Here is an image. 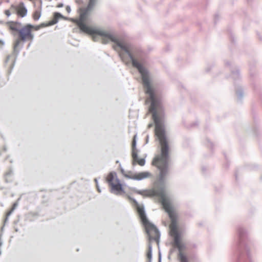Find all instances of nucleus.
I'll return each mask as SVG.
<instances>
[{
  "label": "nucleus",
  "mask_w": 262,
  "mask_h": 262,
  "mask_svg": "<svg viewBox=\"0 0 262 262\" xmlns=\"http://www.w3.org/2000/svg\"><path fill=\"white\" fill-rule=\"evenodd\" d=\"M165 207H164L165 211L168 214L169 217L171 220L170 228L173 233V245L174 246L178 245L181 243V234L178 231L177 227V216L174 212L171 206H169L167 203L165 202Z\"/></svg>",
  "instance_id": "nucleus-5"
},
{
  "label": "nucleus",
  "mask_w": 262,
  "mask_h": 262,
  "mask_svg": "<svg viewBox=\"0 0 262 262\" xmlns=\"http://www.w3.org/2000/svg\"><path fill=\"white\" fill-rule=\"evenodd\" d=\"M17 222H18V221H14V224H16L17 223Z\"/></svg>",
  "instance_id": "nucleus-51"
},
{
  "label": "nucleus",
  "mask_w": 262,
  "mask_h": 262,
  "mask_svg": "<svg viewBox=\"0 0 262 262\" xmlns=\"http://www.w3.org/2000/svg\"><path fill=\"white\" fill-rule=\"evenodd\" d=\"M127 198L129 200L133 201L136 207L140 220L145 228L147 234L148 235L149 242L151 240H154L159 243L160 237V232L156 226L150 223L148 220L144 206H140L136 200L131 196L127 195Z\"/></svg>",
  "instance_id": "nucleus-4"
},
{
  "label": "nucleus",
  "mask_w": 262,
  "mask_h": 262,
  "mask_svg": "<svg viewBox=\"0 0 262 262\" xmlns=\"http://www.w3.org/2000/svg\"><path fill=\"white\" fill-rule=\"evenodd\" d=\"M132 190L139 194L145 196L149 195V193L147 190H138L136 188L134 187L132 188Z\"/></svg>",
  "instance_id": "nucleus-17"
},
{
  "label": "nucleus",
  "mask_w": 262,
  "mask_h": 262,
  "mask_svg": "<svg viewBox=\"0 0 262 262\" xmlns=\"http://www.w3.org/2000/svg\"><path fill=\"white\" fill-rule=\"evenodd\" d=\"M9 25V27L10 29L13 31H17L18 32V30H19V29H18L16 27V25H14L13 24H7Z\"/></svg>",
  "instance_id": "nucleus-22"
},
{
  "label": "nucleus",
  "mask_w": 262,
  "mask_h": 262,
  "mask_svg": "<svg viewBox=\"0 0 262 262\" xmlns=\"http://www.w3.org/2000/svg\"><path fill=\"white\" fill-rule=\"evenodd\" d=\"M41 16V12L36 11L35 13L33 15V18L35 20H38Z\"/></svg>",
  "instance_id": "nucleus-24"
},
{
  "label": "nucleus",
  "mask_w": 262,
  "mask_h": 262,
  "mask_svg": "<svg viewBox=\"0 0 262 262\" xmlns=\"http://www.w3.org/2000/svg\"><path fill=\"white\" fill-rule=\"evenodd\" d=\"M34 27L32 24H28L18 30L19 36L21 41L25 42L27 40H33L34 35L32 34L31 30Z\"/></svg>",
  "instance_id": "nucleus-6"
},
{
  "label": "nucleus",
  "mask_w": 262,
  "mask_h": 262,
  "mask_svg": "<svg viewBox=\"0 0 262 262\" xmlns=\"http://www.w3.org/2000/svg\"><path fill=\"white\" fill-rule=\"evenodd\" d=\"M14 211L11 209L7 213L6 216H9Z\"/></svg>",
  "instance_id": "nucleus-35"
},
{
  "label": "nucleus",
  "mask_w": 262,
  "mask_h": 262,
  "mask_svg": "<svg viewBox=\"0 0 262 262\" xmlns=\"http://www.w3.org/2000/svg\"><path fill=\"white\" fill-rule=\"evenodd\" d=\"M148 138H149V137H148V136L147 135V136H146V143H147L148 142Z\"/></svg>",
  "instance_id": "nucleus-45"
},
{
  "label": "nucleus",
  "mask_w": 262,
  "mask_h": 262,
  "mask_svg": "<svg viewBox=\"0 0 262 262\" xmlns=\"http://www.w3.org/2000/svg\"><path fill=\"white\" fill-rule=\"evenodd\" d=\"M162 260V256L161 253L160 252H159V256H158V262H161Z\"/></svg>",
  "instance_id": "nucleus-34"
},
{
  "label": "nucleus",
  "mask_w": 262,
  "mask_h": 262,
  "mask_svg": "<svg viewBox=\"0 0 262 262\" xmlns=\"http://www.w3.org/2000/svg\"><path fill=\"white\" fill-rule=\"evenodd\" d=\"M56 24H57V21H55L54 19H52L48 23V26H53Z\"/></svg>",
  "instance_id": "nucleus-27"
},
{
  "label": "nucleus",
  "mask_w": 262,
  "mask_h": 262,
  "mask_svg": "<svg viewBox=\"0 0 262 262\" xmlns=\"http://www.w3.org/2000/svg\"><path fill=\"white\" fill-rule=\"evenodd\" d=\"M131 174H132V172L128 171V173H126L125 174H124V176L128 179H132L134 180V174L132 175Z\"/></svg>",
  "instance_id": "nucleus-23"
},
{
  "label": "nucleus",
  "mask_w": 262,
  "mask_h": 262,
  "mask_svg": "<svg viewBox=\"0 0 262 262\" xmlns=\"http://www.w3.org/2000/svg\"><path fill=\"white\" fill-rule=\"evenodd\" d=\"M14 230H15V232H18L19 231V229L17 228H15Z\"/></svg>",
  "instance_id": "nucleus-46"
},
{
  "label": "nucleus",
  "mask_w": 262,
  "mask_h": 262,
  "mask_svg": "<svg viewBox=\"0 0 262 262\" xmlns=\"http://www.w3.org/2000/svg\"><path fill=\"white\" fill-rule=\"evenodd\" d=\"M0 43H1L2 45H4V42L3 40H0Z\"/></svg>",
  "instance_id": "nucleus-47"
},
{
  "label": "nucleus",
  "mask_w": 262,
  "mask_h": 262,
  "mask_svg": "<svg viewBox=\"0 0 262 262\" xmlns=\"http://www.w3.org/2000/svg\"><path fill=\"white\" fill-rule=\"evenodd\" d=\"M21 41V40L20 39H20H17L15 41V42L14 43L13 53H14V54H15V59H14V60L13 61V63L12 64V68H13V67L14 66L15 60L16 59V58H17V56L18 55V54L19 53L20 49H21L23 48V46H21L19 49H18V48L19 46V45ZM22 46H23V45Z\"/></svg>",
  "instance_id": "nucleus-13"
},
{
  "label": "nucleus",
  "mask_w": 262,
  "mask_h": 262,
  "mask_svg": "<svg viewBox=\"0 0 262 262\" xmlns=\"http://www.w3.org/2000/svg\"><path fill=\"white\" fill-rule=\"evenodd\" d=\"M117 163H119V161H117L116 162Z\"/></svg>",
  "instance_id": "nucleus-54"
},
{
  "label": "nucleus",
  "mask_w": 262,
  "mask_h": 262,
  "mask_svg": "<svg viewBox=\"0 0 262 262\" xmlns=\"http://www.w3.org/2000/svg\"><path fill=\"white\" fill-rule=\"evenodd\" d=\"M40 27H47V26H48V24H46L45 23H42L40 25Z\"/></svg>",
  "instance_id": "nucleus-36"
},
{
  "label": "nucleus",
  "mask_w": 262,
  "mask_h": 262,
  "mask_svg": "<svg viewBox=\"0 0 262 262\" xmlns=\"http://www.w3.org/2000/svg\"><path fill=\"white\" fill-rule=\"evenodd\" d=\"M117 184H112L111 192L116 195H120L121 193H124L125 191L122 185L118 178H116Z\"/></svg>",
  "instance_id": "nucleus-11"
},
{
  "label": "nucleus",
  "mask_w": 262,
  "mask_h": 262,
  "mask_svg": "<svg viewBox=\"0 0 262 262\" xmlns=\"http://www.w3.org/2000/svg\"><path fill=\"white\" fill-rule=\"evenodd\" d=\"M147 262H151V260H147Z\"/></svg>",
  "instance_id": "nucleus-53"
},
{
  "label": "nucleus",
  "mask_w": 262,
  "mask_h": 262,
  "mask_svg": "<svg viewBox=\"0 0 262 262\" xmlns=\"http://www.w3.org/2000/svg\"><path fill=\"white\" fill-rule=\"evenodd\" d=\"M40 26H37V27H36V28H35V29H36V30H37L39 29H40Z\"/></svg>",
  "instance_id": "nucleus-44"
},
{
  "label": "nucleus",
  "mask_w": 262,
  "mask_h": 262,
  "mask_svg": "<svg viewBox=\"0 0 262 262\" xmlns=\"http://www.w3.org/2000/svg\"><path fill=\"white\" fill-rule=\"evenodd\" d=\"M63 6V3H59L57 5V7H58V8H62Z\"/></svg>",
  "instance_id": "nucleus-38"
},
{
  "label": "nucleus",
  "mask_w": 262,
  "mask_h": 262,
  "mask_svg": "<svg viewBox=\"0 0 262 262\" xmlns=\"http://www.w3.org/2000/svg\"><path fill=\"white\" fill-rule=\"evenodd\" d=\"M62 18L64 19H67L68 18L66 17H64L63 15H62L59 12H54L53 14V19H54L55 21H57V23L59 19Z\"/></svg>",
  "instance_id": "nucleus-19"
},
{
  "label": "nucleus",
  "mask_w": 262,
  "mask_h": 262,
  "mask_svg": "<svg viewBox=\"0 0 262 262\" xmlns=\"http://www.w3.org/2000/svg\"><path fill=\"white\" fill-rule=\"evenodd\" d=\"M10 55H8L7 58H6V59L5 60V62L7 63L9 61V59H10Z\"/></svg>",
  "instance_id": "nucleus-39"
},
{
  "label": "nucleus",
  "mask_w": 262,
  "mask_h": 262,
  "mask_svg": "<svg viewBox=\"0 0 262 262\" xmlns=\"http://www.w3.org/2000/svg\"><path fill=\"white\" fill-rule=\"evenodd\" d=\"M179 251V259L180 262H188L187 257L182 252V251L185 248L184 244L180 243L174 246Z\"/></svg>",
  "instance_id": "nucleus-12"
},
{
  "label": "nucleus",
  "mask_w": 262,
  "mask_h": 262,
  "mask_svg": "<svg viewBox=\"0 0 262 262\" xmlns=\"http://www.w3.org/2000/svg\"><path fill=\"white\" fill-rule=\"evenodd\" d=\"M3 149L5 151H7V147L6 146H4Z\"/></svg>",
  "instance_id": "nucleus-49"
},
{
  "label": "nucleus",
  "mask_w": 262,
  "mask_h": 262,
  "mask_svg": "<svg viewBox=\"0 0 262 262\" xmlns=\"http://www.w3.org/2000/svg\"><path fill=\"white\" fill-rule=\"evenodd\" d=\"M94 181L96 183V187H98V179L97 178H95L94 179Z\"/></svg>",
  "instance_id": "nucleus-37"
},
{
  "label": "nucleus",
  "mask_w": 262,
  "mask_h": 262,
  "mask_svg": "<svg viewBox=\"0 0 262 262\" xmlns=\"http://www.w3.org/2000/svg\"><path fill=\"white\" fill-rule=\"evenodd\" d=\"M152 126H153L152 123H150V124H148V128H150V127H151Z\"/></svg>",
  "instance_id": "nucleus-42"
},
{
  "label": "nucleus",
  "mask_w": 262,
  "mask_h": 262,
  "mask_svg": "<svg viewBox=\"0 0 262 262\" xmlns=\"http://www.w3.org/2000/svg\"><path fill=\"white\" fill-rule=\"evenodd\" d=\"M13 171L12 169H10L5 174V180L6 183H11L13 181L12 176Z\"/></svg>",
  "instance_id": "nucleus-15"
},
{
  "label": "nucleus",
  "mask_w": 262,
  "mask_h": 262,
  "mask_svg": "<svg viewBox=\"0 0 262 262\" xmlns=\"http://www.w3.org/2000/svg\"><path fill=\"white\" fill-rule=\"evenodd\" d=\"M115 177L117 178V173L115 172H111L107 177V182L110 185H111L112 184H114L113 181L115 179Z\"/></svg>",
  "instance_id": "nucleus-16"
},
{
  "label": "nucleus",
  "mask_w": 262,
  "mask_h": 262,
  "mask_svg": "<svg viewBox=\"0 0 262 262\" xmlns=\"http://www.w3.org/2000/svg\"><path fill=\"white\" fill-rule=\"evenodd\" d=\"M10 9L13 13H16L21 17H24L27 15L28 10L23 2H20L18 6L12 5Z\"/></svg>",
  "instance_id": "nucleus-9"
},
{
  "label": "nucleus",
  "mask_w": 262,
  "mask_h": 262,
  "mask_svg": "<svg viewBox=\"0 0 262 262\" xmlns=\"http://www.w3.org/2000/svg\"><path fill=\"white\" fill-rule=\"evenodd\" d=\"M235 39L234 37L230 35V44L232 43L233 45L235 44Z\"/></svg>",
  "instance_id": "nucleus-29"
},
{
  "label": "nucleus",
  "mask_w": 262,
  "mask_h": 262,
  "mask_svg": "<svg viewBox=\"0 0 262 262\" xmlns=\"http://www.w3.org/2000/svg\"><path fill=\"white\" fill-rule=\"evenodd\" d=\"M20 198H18L17 200L15 203H13L12 207L11 208L12 210L14 211L17 207L18 205V201L20 200Z\"/></svg>",
  "instance_id": "nucleus-25"
},
{
  "label": "nucleus",
  "mask_w": 262,
  "mask_h": 262,
  "mask_svg": "<svg viewBox=\"0 0 262 262\" xmlns=\"http://www.w3.org/2000/svg\"><path fill=\"white\" fill-rule=\"evenodd\" d=\"M62 18L64 19H67L68 18L66 17H64L63 15H62L59 12H54L53 14V19H54L55 21H57V23L59 19Z\"/></svg>",
  "instance_id": "nucleus-20"
},
{
  "label": "nucleus",
  "mask_w": 262,
  "mask_h": 262,
  "mask_svg": "<svg viewBox=\"0 0 262 262\" xmlns=\"http://www.w3.org/2000/svg\"><path fill=\"white\" fill-rule=\"evenodd\" d=\"M234 90L236 96V102L238 104L243 102L245 97V91L241 84L234 85Z\"/></svg>",
  "instance_id": "nucleus-10"
},
{
  "label": "nucleus",
  "mask_w": 262,
  "mask_h": 262,
  "mask_svg": "<svg viewBox=\"0 0 262 262\" xmlns=\"http://www.w3.org/2000/svg\"><path fill=\"white\" fill-rule=\"evenodd\" d=\"M137 135H135L134 137L133 142H132V157L133 158L132 164L135 165L137 163L139 165L143 166L145 164V157L143 158H139L138 157V150L136 148L137 141H136Z\"/></svg>",
  "instance_id": "nucleus-7"
},
{
  "label": "nucleus",
  "mask_w": 262,
  "mask_h": 262,
  "mask_svg": "<svg viewBox=\"0 0 262 262\" xmlns=\"http://www.w3.org/2000/svg\"><path fill=\"white\" fill-rule=\"evenodd\" d=\"M119 166L120 168L121 172L122 174L124 176V174L126 173L124 169L121 167V164H120Z\"/></svg>",
  "instance_id": "nucleus-33"
},
{
  "label": "nucleus",
  "mask_w": 262,
  "mask_h": 262,
  "mask_svg": "<svg viewBox=\"0 0 262 262\" xmlns=\"http://www.w3.org/2000/svg\"><path fill=\"white\" fill-rule=\"evenodd\" d=\"M97 1V0H89L87 7L85 9H81V12L79 19L76 21V24L81 31L91 35L94 41H98L99 37L101 36L103 37L102 40V43L106 44L108 42V39L112 35L110 33L96 28L89 27L85 24L86 16L89 12L93 9Z\"/></svg>",
  "instance_id": "nucleus-3"
},
{
  "label": "nucleus",
  "mask_w": 262,
  "mask_h": 262,
  "mask_svg": "<svg viewBox=\"0 0 262 262\" xmlns=\"http://www.w3.org/2000/svg\"><path fill=\"white\" fill-rule=\"evenodd\" d=\"M150 175V173L147 171L141 172L134 174V180L141 181L149 177Z\"/></svg>",
  "instance_id": "nucleus-14"
},
{
  "label": "nucleus",
  "mask_w": 262,
  "mask_h": 262,
  "mask_svg": "<svg viewBox=\"0 0 262 262\" xmlns=\"http://www.w3.org/2000/svg\"><path fill=\"white\" fill-rule=\"evenodd\" d=\"M1 254H2V250H0V255H1Z\"/></svg>",
  "instance_id": "nucleus-52"
},
{
  "label": "nucleus",
  "mask_w": 262,
  "mask_h": 262,
  "mask_svg": "<svg viewBox=\"0 0 262 262\" xmlns=\"http://www.w3.org/2000/svg\"><path fill=\"white\" fill-rule=\"evenodd\" d=\"M232 80L233 85L241 84L242 75L239 68L234 64H230V80Z\"/></svg>",
  "instance_id": "nucleus-8"
},
{
  "label": "nucleus",
  "mask_w": 262,
  "mask_h": 262,
  "mask_svg": "<svg viewBox=\"0 0 262 262\" xmlns=\"http://www.w3.org/2000/svg\"><path fill=\"white\" fill-rule=\"evenodd\" d=\"M229 63L228 61H227V62H225V64H226V66H228V65H229Z\"/></svg>",
  "instance_id": "nucleus-50"
},
{
  "label": "nucleus",
  "mask_w": 262,
  "mask_h": 262,
  "mask_svg": "<svg viewBox=\"0 0 262 262\" xmlns=\"http://www.w3.org/2000/svg\"><path fill=\"white\" fill-rule=\"evenodd\" d=\"M246 233V231L244 229H240L238 231V234L240 237L243 236Z\"/></svg>",
  "instance_id": "nucleus-26"
},
{
  "label": "nucleus",
  "mask_w": 262,
  "mask_h": 262,
  "mask_svg": "<svg viewBox=\"0 0 262 262\" xmlns=\"http://www.w3.org/2000/svg\"><path fill=\"white\" fill-rule=\"evenodd\" d=\"M152 117L155 124V134L161 145V154L154 158L152 163L160 170L159 186L157 193L163 207H165V202L169 206H171L169 196L165 188V177L168 174L169 147L164 129L163 111L154 113L152 114Z\"/></svg>",
  "instance_id": "nucleus-2"
},
{
  "label": "nucleus",
  "mask_w": 262,
  "mask_h": 262,
  "mask_svg": "<svg viewBox=\"0 0 262 262\" xmlns=\"http://www.w3.org/2000/svg\"><path fill=\"white\" fill-rule=\"evenodd\" d=\"M109 40L115 43V49L117 47L119 48L127 54L132 66L140 73L145 93L148 95L151 102L149 107L150 113L153 114L163 111L160 100L157 96V90L151 83L150 72L142 64L145 60L144 52L139 49L134 48L131 43L119 40L112 34L108 39Z\"/></svg>",
  "instance_id": "nucleus-1"
},
{
  "label": "nucleus",
  "mask_w": 262,
  "mask_h": 262,
  "mask_svg": "<svg viewBox=\"0 0 262 262\" xmlns=\"http://www.w3.org/2000/svg\"><path fill=\"white\" fill-rule=\"evenodd\" d=\"M202 170L203 172H205L206 170V168L204 166H203L202 167Z\"/></svg>",
  "instance_id": "nucleus-41"
},
{
  "label": "nucleus",
  "mask_w": 262,
  "mask_h": 262,
  "mask_svg": "<svg viewBox=\"0 0 262 262\" xmlns=\"http://www.w3.org/2000/svg\"><path fill=\"white\" fill-rule=\"evenodd\" d=\"M147 260L152 261V245L149 242L148 245V251L146 254Z\"/></svg>",
  "instance_id": "nucleus-18"
},
{
  "label": "nucleus",
  "mask_w": 262,
  "mask_h": 262,
  "mask_svg": "<svg viewBox=\"0 0 262 262\" xmlns=\"http://www.w3.org/2000/svg\"><path fill=\"white\" fill-rule=\"evenodd\" d=\"M208 142H209V143H210V146L212 147V146H213V144H212V143H211V142H210L209 141H208Z\"/></svg>",
  "instance_id": "nucleus-48"
},
{
  "label": "nucleus",
  "mask_w": 262,
  "mask_h": 262,
  "mask_svg": "<svg viewBox=\"0 0 262 262\" xmlns=\"http://www.w3.org/2000/svg\"><path fill=\"white\" fill-rule=\"evenodd\" d=\"M62 18L64 19H67L68 18L66 17H64L63 15H62L59 12H54L53 14V19H54L55 21H57V23L59 19Z\"/></svg>",
  "instance_id": "nucleus-21"
},
{
  "label": "nucleus",
  "mask_w": 262,
  "mask_h": 262,
  "mask_svg": "<svg viewBox=\"0 0 262 262\" xmlns=\"http://www.w3.org/2000/svg\"><path fill=\"white\" fill-rule=\"evenodd\" d=\"M261 179L262 180V177H261Z\"/></svg>",
  "instance_id": "nucleus-55"
},
{
  "label": "nucleus",
  "mask_w": 262,
  "mask_h": 262,
  "mask_svg": "<svg viewBox=\"0 0 262 262\" xmlns=\"http://www.w3.org/2000/svg\"><path fill=\"white\" fill-rule=\"evenodd\" d=\"M8 218H9V216H6V219H5V221H4V223L5 224L6 223V222H8Z\"/></svg>",
  "instance_id": "nucleus-40"
},
{
  "label": "nucleus",
  "mask_w": 262,
  "mask_h": 262,
  "mask_svg": "<svg viewBox=\"0 0 262 262\" xmlns=\"http://www.w3.org/2000/svg\"><path fill=\"white\" fill-rule=\"evenodd\" d=\"M97 190H98V191L99 192H101V190H100V188H99V186H98V187H97Z\"/></svg>",
  "instance_id": "nucleus-43"
},
{
  "label": "nucleus",
  "mask_w": 262,
  "mask_h": 262,
  "mask_svg": "<svg viewBox=\"0 0 262 262\" xmlns=\"http://www.w3.org/2000/svg\"><path fill=\"white\" fill-rule=\"evenodd\" d=\"M66 9L68 13H70L71 11V7L69 5L66 6Z\"/></svg>",
  "instance_id": "nucleus-32"
},
{
  "label": "nucleus",
  "mask_w": 262,
  "mask_h": 262,
  "mask_svg": "<svg viewBox=\"0 0 262 262\" xmlns=\"http://www.w3.org/2000/svg\"><path fill=\"white\" fill-rule=\"evenodd\" d=\"M7 24H14V25H18L19 26H21V24L20 23H19V22H18V21H11L8 22Z\"/></svg>",
  "instance_id": "nucleus-28"
},
{
  "label": "nucleus",
  "mask_w": 262,
  "mask_h": 262,
  "mask_svg": "<svg viewBox=\"0 0 262 262\" xmlns=\"http://www.w3.org/2000/svg\"><path fill=\"white\" fill-rule=\"evenodd\" d=\"M5 14L8 16V17H9L10 15H11V12L10 11V10H5Z\"/></svg>",
  "instance_id": "nucleus-31"
},
{
  "label": "nucleus",
  "mask_w": 262,
  "mask_h": 262,
  "mask_svg": "<svg viewBox=\"0 0 262 262\" xmlns=\"http://www.w3.org/2000/svg\"><path fill=\"white\" fill-rule=\"evenodd\" d=\"M219 18H220L219 15L218 14H215L214 15V18L215 24L216 23L217 20L219 19Z\"/></svg>",
  "instance_id": "nucleus-30"
}]
</instances>
